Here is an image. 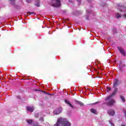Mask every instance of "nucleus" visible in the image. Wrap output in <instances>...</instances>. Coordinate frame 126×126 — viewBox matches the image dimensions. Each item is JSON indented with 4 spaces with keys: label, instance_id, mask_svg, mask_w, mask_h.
Wrapping results in <instances>:
<instances>
[{
    "label": "nucleus",
    "instance_id": "1",
    "mask_svg": "<svg viewBox=\"0 0 126 126\" xmlns=\"http://www.w3.org/2000/svg\"><path fill=\"white\" fill-rule=\"evenodd\" d=\"M118 92V88H115L112 94L105 99V104L107 106H113L116 103L115 99H113V96H115Z\"/></svg>",
    "mask_w": 126,
    "mask_h": 126
},
{
    "label": "nucleus",
    "instance_id": "2",
    "mask_svg": "<svg viewBox=\"0 0 126 126\" xmlns=\"http://www.w3.org/2000/svg\"><path fill=\"white\" fill-rule=\"evenodd\" d=\"M54 126H71V123L66 118H59Z\"/></svg>",
    "mask_w": 126,
    "mask_h": 126
},
{
    "label": "nucleus",
    "instance_id": "3",
    "mask_svg": "<svg viewBox=\"0 0 126 126\" xmlns=\"http://www.w3.org/2000/svg\"><path fill=\"white\" fill-rule=\"evenodd\" d=\"M50 3L53 7H59L61 6V0H52Z\"/></svg>",
    "mask_w": 126,
    "mask_h": 126
},
{
    "label": "nucleus",
    "instance_id": "4",
    "mask_svg": "<svg viewBox=\"0 0 126 126\" xmlns=\"http://www.w3.org/2000/svg\"><path fill=\"white\" fill-rule=\"evenodd\" d=\"M118 9L119 11H120L121 12H123L124 11V15L123 17L124 18H126V8L124 6H122L121 5H118Z\"/></svg>",
    "mask_w": 126,
    "mask_h": 126
},
{
    "label": "nucleus",
    "instance_id": "5",
    "mask_svg": "<svg viewBox=\"0 0 126 126\" xmlns=\"http://www.w3.org/2000/svg\"><path fill=\"white\" fill-rule=\"evenodd\" d=\"M62 110L63 109L62 107H59L54 110V114H55V115H60V114L62 113Z\"/></svg>",
    "mask_w": 126,
    "mask_h": 126
},
{
    "label": "nucleus",
    "instance_id": "6",
    "mask_svg": "<svg viewBox=\"0 0 126 126\" xmlns=\"http://www.w3.org/2000/svg\"><path fill=\"white\" fill-rule=\"evenodd\" d=\"M120 83L121 81H120L118 79H115L114 81L113 87H117Z\"/></svg>",
    "mask_w": 126,
    "mask_h": 126
},
{
    "label": "nucleus",
    "instance_id": "7",
    "mask_svg": "<svg viewBox=\"0 0 126 126\" xmlns=\"http://www.w3.org/2000/svg\"><path fill=\"white\" fill-rule=\"evenodd\" d=\"M35 1H36L37 3L35 4V6H37V7H39L40 6V0H35ZM27 2H31L32 1V0H26Z\"/></svg>",
    "mask_w": 126,
    "mask_h": 126
},
{
    "label": "nucleus",
    "instance_id": "8",
    "mask_svg": "<svg viewBox=\"0 0 126 126\" xmlns=\"http://www.w3.org/2000/svg\"><path fill=\"white\" fill-rule=\"evenodd\" d=\"M27 110L28 111V112L32 113V112H34V106H27Z\"/></svg>",
    "mask_w": 126,
    "mask_h": 126
},
{
    "label": "nucleus",
    "instance_id": "9",
    "mask_svg": "<svg viewBox=\"0 0 126 126\" xmlns=\"http://www.w3.org/2000/svg\"><path fill=\"white\" fill-rule=\"evenodd\" d=\"M107 113L109 116H114L115 115V110L113 109H110L107 111Z\"/></svg>",
    "mask_w": 126,
    "mask_h": 126
},
{
    "label": "nucleus",
    "instance_id": "10",
    "mask_svg": "<svg viewBox=\"0 0 126 126\" xmlns=\"http://www.w3.org/2000/svg\"><path fill=\"white\" fill-rule=\"evenodd\" d=\"M119 51L123 56H126V51L121 47H118Z\"/></svg>",
    "mask_w": 126,
    "mask_h": 126
},
{
    "label": "nucleus",
    "instance_id": "11",
    "mask_svg": "<svg viewBox=\"0 0 126 126\" xmlns=\"http://www.w3.org/2000/svg\"><path fill=\"white\" fill-rule=\"evenodd\" d=\"M65 103H66V104H67V105H69V107L72 108V109H73V105H72V104H71V103L68 100L65 99Z\"/></svg>",
    "mask_w": 126,
    "mask_h": 126
},
{
    "label": "nucleus",
    "instance_id": "12",
    "mask_svg": "<svg viewBox=\"0 0 126 126\" xmlns=\"http://www.w3.org/2000/svg\"><path fill=\"white\" fill-rule=\"evenodd\" d=\"M86 13H87V15H86V19L88 20L89 18H88V15L89 14H90V13H91V11L88 10V9H87L86 10Z\"/></svg>",
    "mask_w": 126,
    "mask_h": 126
},
{
    "label": "nucleus",
    "instance_id": "13",
    "mask_svg": "<svg viewBox=\"0 0 126 126\" xmlns=\"http://www.w3.org/2000/svg\"><path fill=\"white\" fill-rule=\"evenodd\" d=\"M26 122L28 123V124H29V125H32V123H33V120L27 119Z\"/></svg>",
    "mask_w": 126,
    "mask_h": 126
},
{
    "label": "nucleus",
    "instance_id": "14",
    "mask_svg": "<svg viewBox=\"0 0 126 126\" xmlns=\"http://www.w3.org/2000/svg\"><path fill=\"white\" fill-rule=\"evenodd\" d=\"M91 112H92V113H93V114H97V111L94 108H92L91 109Z\"/></svg>",
    "mask_w": 126,
    "mask_h": 126
},
{
    "label": "nucleus",
    "instance_id": "15",
    "mask_svg": "<svg viewBox=\"0 0 126 126\" xmlns=\"http://www.w3.org/2000/svg\"><path fill=\"white\" fill-rule=\"evenodd\" d=\"M116 18H121L122 17V15L120 13H117L116 15Z\"/></svg>",
    "mask_w": 126,
    "mask_h": 126
},
{
    "label": "nucleus",
    "instance_id": "16",
    "mask_svg": "<svg viewBox=\"0 0 126 126\" xmlns=\"http://www.w3.org/2000/svg\"><path fill=\"white\" fill-rule=\"evenodd\" d=\"M10 1V4L12 5H14V4H15V0H9Z\"/></svg>",
    "mask_w": 126,
    "mask_h": 126
},
{
    "label": "nucleus",
    "instance_id": "17",
    "mask_svg": "<svg viewBox=\"0 0 126 126\" xmlns=\"http://www.w3.org/2000/svg\"><path fill=\"white\" fill-rule=\"evenodd\" d=\"M120 98L123 102H126V99H125V97L122 95H120Z\"/></svg>",
    "mask_w": 126,
    "mask_h": 126
},
{
    "label": "nucleus",
    "instance_id": "18",
    "mask_svg": "<svg viewBox=\"0 0 126 126\" xmlns=\"http://www.w3.org/2000/svg\"><path fill=\"white\" fill-rule=\"evenodd\" d=\"M76 103H77L78 104H79V105H80L81 106H82V105H83V103H82V102H81V101H76Z\"/></svg>",
    "mask_w": 126,
    "mask_h": 126
},
{
    "label": "nucleus",
    "instance_id": "19",
    "mask_svg": "<svg viewBox=\"0 0 126 126\" xmlns=\"http://www.w3.org/2000/svg\"><path fill=\"white\" fill-rule=\"evenodd\" d=\"M111 90H112V89L111 88L108 87V88H107L106 89L107 92H110Z\"/></svg>",
    "mask_w": 126,
    "mask_h": 126
},
{
    "label": "nucleus",
    "instance_id": "20",
    "mask_svg": "<svg viewBox=\"0 0 126 126\" xmlns=\"http://www.w3.org/2000/svg\"><path fill=\"white\" fill-rule=\"evenodd\" d=\"M73 14H75V15H77V14H80V13L79 11H76V13H73Z\"/></svg>",
    "mask_w": 126,
    "mask_h": 126
},
{
    "label": "nucleus",
    "instance_id": "21",
    "mask_svg": "<svg viewBox=\"0 0 126 126\" xmlns=\"http://www.w3.org/2000/svg\"><path fill=\"white\" fill-rule=\"evenodd\" d=\"M33 126H42L39 125L38 124V123H33Z\"/></svg>",
    "mask_w": 126,
    "mask_h": 126
},
{
    "label": "nucleus",
    "instance_id": "22",
    "mask_svg": "<svg viewBox=\"0 0 126 126\" xmlns=\"http://www.w3.org/2000/svg\"><path fill=\"white\" fill-rule=\"evenodd\" d=\"M39 121L42 123L43 122H44V118L43 117H40L39 118Z\"/></svg>",
    "mask_w": 126,
    "mask_h": 126
},
{
    "label": "nucleus",
    "instance_id": "23",
    "mask_svg": "<svg viewBox=\"0 0 126 126\" xmlns=\"http://www.w3.org/2000/svg\"><path fill=\"white\" fill-rule=\"evenodd\" d=\"M27 14H28L33 15V14H35V13H34L33 12H28Z\"/></svg>",
    "mask_w": 126,
    "mask_h": 126
},
{
    "label": "nucleus",
    "instance_id": "24",
    "mask_svg": "<svg viewBox=\"0 0 126 126\" xmlns=\"http://www.w3.org/2000/svg\"><path fill=\"white\" fill-rule=\"evenodd\" d=\"M109 123L110 124L111 126H114V124H113V122H112V120H109Z\"/></svg>",
    "mask_w": 126,
    "mask_h": 126
},
{
    "label": "nucleus",
    "instance_id": "25",
    "mask_svg": "<svg viewBox=\"0 0 126 126\" xmlns=\"http://www.w3.org/2000/svg\"><path fill=\"white\" fill-rule=\"evenodd\" d=\"M76 0L78 2V4L79 5L81 4V0Z\"/></svg>",
    "mask_w": 126,
    "mask_h": 126
},
{
    "label": "nucleus",
    "instance_id": "26",
    "mask_svg": "<svg viewBox=\"0 0 126 126\" xmlns=\"http://www.w3.org/2000/svg\"><path fill=\"white\" fill-rule=\"evenodd\" d=\"M43 93H45V94H48V95H50V96H52L53 95L51 94H49V93H46V92H43Z\"/></svg>",
    "mask_w": 126,
    "mask_h": 126
},
{
    "label": "nucleus",
    "instance_id": "27",
    "mask_svg": "<svg viewBox=\"0 0 126 126\" xmlns=\"http://www.w3.org/2000/svg\"><path fill=\"white\" fill-rule=\"evenodd\" d=\"M34 116L35 118H39V114H38V113L35 114Z\"/></svg>",
    "mask_w": 126,
    "mask_h": 126
},
{
    "label": "nucleus",
    "instance_id": "28",
    "mask_svg": "<svg viewBox=\"0 0 126 126\" xmlns=\"http://www.w3.org/2000/svg\"><path fill=\"white\" fill-rule=\"evenodd\" d=\"M44 125H45V126H50V124H49V123H47V122H45V123H44Z\"/></svg>",
    "mask_w": 126,
    "mask_h": 126
},
{
    "label": "nucleus",
    "instance_id": "29",
    "mask_svg": "<svg viewBox=\"0 0 126 126\" xmlns=\"http://www.w3.org/2000/svg\"><path fill=\"white\" fill-rule=\"evenodd\" d=\"M17 99H21V98L20 97V96L19 95L17 96Z\"/></svg>",
    "mask_w": 126,
    "mask_h": 126
},
{
    "label": "nucleus",
    "instance_id": "30",
    "mask_svg": "<svg viewBox=\"0 0 126 126\" xmlns=\"http://www.w3.org/2000/svg\"><path fill=\"white\" fill-rule=\"evenodd\" d=\"M69 2H72V1L71 0H69Z\"/></svg>",
    "mask_w": 126,
    "mask_h": 126
},
{
    "label": "nucleus",
    "instance_id": "31",
    "mask_svg": "<svg viewBox=\"0 0 126 126\" xmlns=\"http://www.w3.org/2000/svg\"><path fill=\"white\" fill-rule=\"evenodd\" d=\"M35 91H39V90H35Z\"/></svg>",
    "mask_w": 126,
    "mask_h": 126
},
{
    "label": "nucleus",
    "instance_id": "32",
    "mask_svg": "<svg viewBox=\"0 0 126 126\" xmlns=\"http://www.w3.org/2000/svg\"><path fill=\"white\" fill-rule=\"evenodd\" d=\"M88 1H89V2H90V0H88Z\"/></svg>",
    "mask_w": 126,
    "mask_h": 126
},
{
    "label": "nucleus",
    "instance_id": "33",
    "mask_svg": "<svg viewBox=\"0 0 126 126\" xmlns=\"http://www.w3.org/2000/svg\"><path fill=\"white\" fill-rule=\"evenodd\" d=\"M105 4H106L105 3H104V5H103V6H105Z\"/></svg>",
    "mask_w": 126,
    "mask_h": 126
},
{
    "label": "nucleus",
    "instance_id": "34",
    "mask_svg": "<svg viewBox=\"0 0 126 126\" xmlns=\"http://www.w3.org/2000/svg\"><path fill=\"white\" fill-rule=\"evenodd\" d=\"M48 33H49V35L51 34V33L50 32H49Z\"/></svg>",
    "mask_w": 126,
    "mask_h": 126
},
{
    "label": "nucleus",
    "instance_id": "35",
    "mask_svg": "<svg viewBox=\"0 0 126 126\" xmlns=\"http://www.w3.org/2000/svg\"><path fill=\"white\" fill-rule=\"evenodd\" d=\"M115 33H116L115 32H114V33L115 34Z\"/></svg>",
    "mask_w": 126,
    "mask_h": 126
},
{
    "label": "nucleus",
    "instance_id": "36",
    "mask_svg": "<svg viewBox=\"0 0 126 126\" xmlns=\"http://www.w3.org/2000/svg\"><path fill=\"white\" fill-rule=\"evenodd\" d=\"M97 102H95V104H97Z\"/></svg>",
    "mask_w": 126,
    "mask_h": 126
}]
</instances>
